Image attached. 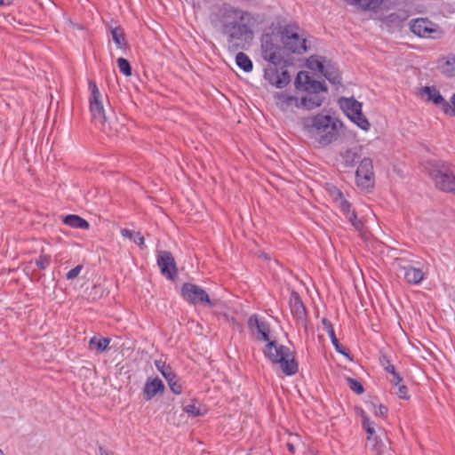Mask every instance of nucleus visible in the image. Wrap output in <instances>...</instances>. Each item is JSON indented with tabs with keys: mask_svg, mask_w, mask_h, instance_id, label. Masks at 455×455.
<instances>
[{
	"mask_svg": "<svg viewBox=\"0 0 455 455\" xmlns=\"http://www.w3.org/2000/svg\"><path fill=\"white\" fill-rule=\"evenodd\" d=\"M451 106L450 105V109L447 114L451 116H455V93L452 95L451 99Z\"/></svg>",
	"mask_w": 455,
	"mask_h": 455,
	"instance_id": "obj_46",
	"label": "nucleus"
},
{
	"mask_svg": "<svg viewBox=\"0 0 455 455\" xmlns=\"http://www.w3.org/2000/svg\"><path fill=\"white\" fill-rule=\"evenodd\" d=\"M308 133L322 146H327L339 136L342 123L330 115L318 114L305 120Z\"/></svg>",
	"mask_w": 455,
	"mask_h": 455,
	"instance_id": "obj_2",
	"label": "nucleus"
},
{
	"mask_svg": "<svg viewBox=\"0 0 455 455\" xmlns=\"http://www.w3.org/2000/svg\"><path fill=\"white\" fill-rule=\"evenodd\" d=\"M156 368L161 372L164 379H170V377H173L174 371L169 364H166L164 361L156 360L155 361Z\"/></svg>",
	"mask_w": 455,
	"mask_h": 455,
	"instance_id": "obj_28",
	"label": "nucleus"
},
{
	"mask_svg": "<svg viewBox=\"0 0 455 455\" xmlns=\"http://www.w3.org/2000/svg\"><path fill=\"white\" fill-rule=\"evenodd\" d=\"M264 77L270 84L280 89L284 88L291 81L287 70L279 72L274 65L265 68Z\"/></svg>",
	"mask_w": 455,
	"mask_h": 455,
	"instance_id": "obj_14",
	"label": "nucleus"
},
{
	"mask_svg": "<svg viewBox=\"0 0 455 455\" xmlns=\"http://www.w3.org/2000/svg\"><path fill=\"white\" fill-rule=\"evenodd\" d=\"M404 278L411 284H419L425 277V273L421 268L414 267H403Z\"/></svg>",
	"mask_w": 455,
	"mask_h": 455,
	"instance_id": "obj_22",
	"label": "nucleus"
},
{
	"mask_svg": "<svg viewBox=\"0 0 455 455\" xmlns=\"http://www.w3.org/2000/svg\"><path fill=\"white\" fill-rule=\"evenodd\" d=\"M133 241L137 243L140 248L145 246L144 244V237L140 235V232H137L133 237Z\"/></svg>",
	"mask_w": 455,
	"mask_h": 455,
	"instance_id": "obj_43",
	"label": "nucleus"
},
{
	"mask_svg": "<svg viewBox=\"0 0 455 455\" xmlns=\"http://www.w3.org/2000/svg\"><path fill=\"white\" fill-rule=\"evenodd\" d=\"M211 21L214 26L220 27L228 48L233 50H237L243 42L252 38L253 29L258 24L253 13L228 4L220 8L219 14H212Z\"/></svg>",
	"mask_w": 455,
	"mask_h": 455,
	"instance_id": "obj_1",
	"label": "nucleus"
},
{
	"mask_svg": "<svg viewBox=\"0 0 455 455\" xmlns=\"http://www.w3.org/2000/svg\"><path fill=\"white\" fill-rule=\"evenodd\" d=\"M165 379L170 387V389L175 395H180L182 393V386L180 383V380L175 372L173 373V377L172 376V377H170V379Z\"/></svg>",
	"mask_w": 455,
	"mask_h": 455,
	"instance_id": "obj_29",
	"label": "nucleus"
},
{
	"mask_svg": "<svg viewBox=\"0 0 455 455\" xmlns=\"http://www.w3.org/2000/svg\"><path fill=\"white\" fill-rule=\"evenodd\" d=\"M355 156V154L353 151H351V150H347L346 152V157H350V156L354 157Z\"/></svg>",
	"mask_w": 455,
	"mask_h": 455,
	"instance_id": "obj_52",
	"label": "nucleus"
},
{
	"mask_svg": "<svg viewBox=\"0 0 455 455\" xmlns=\"http://www.w3.org/2000/svg\"><path fill=\"white\" fill-rule=\"evenodd\" d=\"M274 98L276 106L283 111H288L293 107L299 108V99L286 92H276Z\"/></svg>",
	"mask_w": 455,
	"mask_h": 455,
	"instance_id": "obj_16",
	"label": "nucleus"
},
{
	"mask_svg": "<svg viewBox=\"0 0 455 455\" xmlns=\"http://www.w3.org/2000/svg\"><path fill=\"white\" fill-rule=\"evenodd\" d=\"M356 183L358 187L363 189L372 188L374 185V173L373 164L370 158H363L359 166L357 167L356 172Z\"/></svg>",
	"mask_w": 455,
	"mask_h": 455,
	"instance_id": "obj_12",
	"label": "nucleus"
},
{
	"mask_svg": "<svg viewBox=\"0 0 455 455\" xmlns=\"http://www.w3.org/2000/svg\"><path fill=\"white\" fill-rule=\"evenodd\" d=\"M121 234H122L123 236H124L126 238H129L131 240H133V237H134L136 233H134L132 230H129V229H126V228H123V229H121Z\"/></svg>",
	"mask_w": 455,
	"mask_h": 455,
	"instance_id": "obj_44",
	"label": "nucleus"
},
{
	"mask_svg": "<svg viewBox=\"0 0 455 455\" xmlns=\"http://www.w3.org/2000/svg\"><path fill=\"white\" fill-rule=\"evenodd\" d=\"M263 353L273 363L279 364L285 375L291 376L297 373L298 363L289 347L278 345L275 340H268Z\"/></svg>",
	"mask_w": 455,
	"mask_h": 455,
	"instance_id": "obj_4",
	"label": "nucleus"
},
{
	"mask_svg": "<svg viewBox=\"0 0 455 455\" xmlns=\"http://www.w3.org/2000/svg\"><path fill=\"white\" fill-rule=\"evenodd\" d=\"M339 106L346 116L363 131H368L371 127L370 122L364 116L362 111V103L354 98H341Z\"/></svg>",
	"mask_w": 455,
	"mask_h": 455,
	"instance_id": "obj_7",
	"label": "nucleus"
},
{
	"mask_svg": "<svg viewBox=\"0 0 455 455\" xmlns=\"http://www.w3.org/2000/svg\"><path fill=\"white\" fill-rule=\"evenodd\" d=\"M181 295L186 301L193 305H207L212 307L218 302V300L211 299L202 287L191 283H186L182 285Z\"/></svg>",
	"mask_w": 455,
	"mask_h": 455,
	"instance_id": "obj_9",
	"label": "nucleus"
},
{
	"mask_svg": "<svg viewBox=\"0 0 455 455\" xmlns=\"http://www.w3.org/2000/svg\"><path fill=\"white\" fill-rule=\"evenodd\" d=\"M184 411L192 417L202 415L199 407L196 403L188 404L184 407Z\"/></svg>",
	"mask_w": 455,
	"mask_h": 455,
	"instance_id": "obj_36",
	"label": "nucleus"
},
{
	"mask_svg": "<svg viewBox=\"0 0 455 455\" xmlns=\"http://www.w3.org/2000/svg\"><path fill=\"white\" fill-rule=\"evenodd\" d=\"M443 72L449 76H455V57H448L443 65Z\"/></svg>",
	"mask_w": 455,
	"mask_h": 455,
	"instance_id": "obj_30",
	"label": "nucleus"
},
{
	"mask_svg": "<svg viewBox=\"0 0 455 455\" xmlns=\"http://www.w3.org/2000/svg\"><path fill=\"white\" fill-rule=\"evenodd\" d=\"M64 223L71 228H85V220L74 214L67 215L64 220Z\"/></svg>",
	"mask_w": 455,
	"mask_h": 455,
	"instance_id": "obj_27",
	"label": "nucleus"
},
{
	"mask_svg": "<svg viewBox=\"0 0 455 455\" xmlns=\"http://www.w3.org/2000/svg\"><path fill=\"white\" fill-rule=\"evenodd\" d=\"M347 383L350 389L353 390L355 394L361 395L363 393L364 389L363 385L356 379L348 378Z\"/></svg>",
	"mask_w": 455,
	"mask_h": 455,
	"instance_id": "obj_34",
	"label": "nucleus"
},
{
	"mask_svg": "<svg viewBox=\"0 0 455 455\" xmlns=\"http://www.w3.org/2000/svg\"><path fill=\"white\" fill-rule=\"evenodd\" d=\"M338 206L339 207L340 211L347 216L351 212V204L346 200L345 197L340 199L339 202L336 203Z\"/></svg>",
	"mask_w": 455,
	"mask_h": 455,
	"instance_id": "obj_38",
	"label": "nucleus"
},
{
	"mask_svg": "<svg viewBox=\"0 0 455 455\" xmlns=\"http://www.w3.org/2000/svg\"><path fill=\"white\" fill-rule=\"evenodd\" d=\"M411 31L419 37L426 38H439L442 36V31L439 27L428 20L427 19H416L411 22Z\"/></svg>",
	"mask_w": 455,
	"mask_h": 455,
	"instance_id": "obj_11",
	"label": "nucleus"
},
{
	"mask_svg": "<svg viewBox=\"0 0 455 455\" xmlns=\"http://www.w3.org/2000/svg\"><path fill=\"white\" fill-rule=\"evenodd\" d=\"M99 455H114V453L111 451L104 449L103 447H100Z\"/></svg>",
	"mask_w": 455,
	"mask_h": 455,
	"instance_id": "obj_49",
	"label": "nucleus"
},
{
	"mask_svg": "<svg viewBox=\"0 0 455 455\" xmlns=\"http://www.w3.org/2000/svg\"><path fill=\"white\" fill-rule=\"evenodd\" d=\"M375 414L379 416H385L387 413V408L382 404L379 405L378 409L375 410Z\"/></svg>",
	"mask_w": 455,
	"mask_h": 455,
	"instance_id": "obj_45",
	"label": "nucleus"
},
{
	"mask_svg": "<svg viewBox=\"0 0 455 455\" xmlns=\"http://www.w3.org/2000/svg\"><path fill=\"white\" fill-rule=\"evenodd\" d=\"M84 268V266L82 264L77 265L76 267L70 269L66 277L68 280L75 279L78 276V275L81 273L82 269Z\"/></svg>",
	"mask_w": 455,
	"mask_h": 455,
	"instance_id": "obj_40",
	"label": "nucleus"
},
{
	"mask_svg": "<svg viewBox=\"0 0 455 455\" xmlns=\"http://www.w3.org/2000/svg\"><path fill=\"white\" fill-rule=\"evenodd\" d=\"M116 62L120 72L126 76H132V67L126 59L120 57L117 59Z\"/></svg>",
	"mask_w": 455,
	"mask_h": 455,
	"instance_id": "obj_31",
	"label": "nucleus"
},
{
	"mask_svg": "<svg viewBox=\"0 0 455 455\" xmlns=\"http://www.w3.org/2000/svg\"><path fill=\"white\" fill-rule=\"evenodd\" d=\"M299 91H303L306 95L299 100V108L312 110L322 106L325 100L327 88L324 84L312 79L307 71H299L294 82Z\"/></svg>",
	"mask_w": 455,
	"mask_h": 455,
	"instance_id": "obj_3",
	"label": "nucleus"
},
{
	"mask_svg": "<svg viewBox=\"0 0 455 455\" xmlns=\"http://www.w3.org/2000/svg\"><path fill=\"white\" fill-rule=\"evenodd\" d=\"M110 32L116 45L120 49H125L127 47V42L123 28L115 27L111 28Z\"/></svg>",
	"mask_w": 455,
	"mask_h": 455,
	"instance_id": "obj_24",
	"label": "nucleus"
},
{
	"mask_svg": "<svg viewBox=\"0 0 455 455\" xmlns=\"http://www.w3.org/2000/svg\"><path fill=\"white\" fill-rule=\"evenodd\" d=\"M262 58L273 64L280 65L284 60V51L278 44V40L270 35H264L261 41Z\"/></svg>",
	"mask_w": 455,
	"mask_h": 455,
	"instance_id": "obj_8",
	"label": "nucleus"
},
{
	"mask_svg": "<svg viewBox=\"0 0 455 455\" xmlns=\"http://www.w3.org/2000/svg\"><path fill=\"white\" fill-rule=\"evenodd\" d=\"M110 341L109 338L95 335L89 340L88 349L95 355H100L108 348Z\"/></svg>",
	"mask_w": 455,
	"mask_h": 455,
	"instance_id": "obj_19",
	"label": "nucleus"
},
{
	"mask_svg": "<svg viewBox=\"0 0 455 455\" xmlns=\"http://www.w3.org/2000/svg\"><path fill=\"white\" fill-rule=\"evenodd\" d=\"M12 2H13V0H1L0 6H2V5L8 6V5L12 4Z\"/></svg>",
	"mask_w": 455,
	"mask_h": 455,
	"instance_id": "obj_50",
	"label": "nucleus"
},
{
	"mask_svg": "<svg viewBox=\"0 0 455 455\" xmlns=\"http://www.w3.org/2000/svg\"><path fill=\"white\" fill-rule=\"evenodd\" d=\"M385 370L392 375V378L389 379L391 383L399 384L402 382L403 379L400 377L399 373L395 371V368L393 364H388L384 367Z\"/></svg>",
	"mask_w": 455,
	"mask_h": 455,
	"instance_id": "obj_33",
	"label": "nucleus"
},
{
	"mask_svg": "<svg viewBox=\"0 0 455 455\" xmlns=\"http://www.w3.org/2000/svg\"><path fill=\"white\" fill-rule=\"evenodd\" d=\"M164 391V385L159 378L148 379L143 388V395L145 400L149 401L158 393Z\"/></svg>",
	"mask_w": 455,
	"mask_h": 455,
	"instance_id": "obj_17",
	"label": "nucleus"
},
{
	"mask_svg": "<svg viewBox=\"0 0 455 455\" xmlns=\"http://www.w3.org/2000/svg\"><path fill=\"white\" fill-rule=\"evenodd\" d=\"M280 40L283 47L297 54L307 52V39L304 31L296 24H288L280 28Z\"/></svg>",
	"mask_w": 455,
	"mask_h": 455,
	"instance_id": "obj_5",
	"label": "nucleus"
},
{
	"mask_svg": "<svg viewBox=\"0 0 455 455\" xmlns=\"http://www.w3.org/2000/svg\"><path fill=\"white\" fill-rule=\"evenodd\" d=\"M363 427L365 428L366 432L369 434L368 439H371V436L375 432L373 423L371 421H370V419H367L366 417H363Z\"/></svg>",
	"mask_w": 455,
	"mask_h": 455,
	"instance_id": "obj_41",
	"label": "nucleus"
},
{
	"mask_svg": "<svg viewBox=\"0 0 455 455\" xmlns=\"http://www.w3.org/2000/svg\"><path fill=\"white\" fill-rule=\"evenodd\" d=\"M0 455H4V451L0 449Z\"/></svg>",
	"mask_w": 455,
	"mask_h": 455,
	"instance_id": "obj_53",
	"label": "nucleus"
},
{
	"mask_svg": "<svg viewBox=\"0 0 455 455\" xmlns=\"http://www.w3.org/2000/svg\"><path fill=\"white\" fill-rule=\"evenodd\" d=\"M329 194L335 203L339 202L340 199L344 197L343 193L336 187H331L329 189Z\"/></svg>",
	"mask_w": 455,
	"mask_h": 455,
	"instance_id": "obj_39",
	"label": "nucleus"
},
{
	"mask_svg": "<svg viewBox=\"0 0 455 455\" xmlns=\"http://www.w3.org/2000/svg\"><path fill=\"white\" fill-rule=\"evenodd\" d=\"M248 327L251 330H256L257 332L261 336L262 340H269L268 324L265 321L260 320L257 315H252L249 317Z\"/></svg>",
	"mask_w": 455,
	"mask_h": 455,
	"instance_id": "obj_18",
	"label": "nucleus"
},
{
	"mask_svg": "<svg viewBox=\"0 0 455 455\" xmlns=\"http://www.w3.org/2000/svg\"><path fill=\"white\" fill-rule=\"evenodd\" d=\"M419 94L424 97L427 96V100L431 101L435 105H442L443 111L448 113L450 104L440 94L439 91L435 86H425L419 91Z\"/></svg>",
	"mask_w": 455,
	"mask_h": 455,
	"instance_id": "obj_15",
	"label": "nucleus"
},
{
	"mask_svg": "<svg viewBox=\"0 0 455 455\" xmlns=\"http://www.w3.org/2000/svg\"><path fill=\"white\" fill-rule=\"evenodd\" d=\"M321 74L333 84H339L341 82L339 69L330 60H327Z\"/></svg>",
	"mask_w": 455,
	"mask_h": 455,
	"instance_id": "obj_20",
	"label": "nucleus"
},
{
	"mask_svg": "<svg viewBox=\"0 0 455 455\" xmlns=\"http://www.w3.org/2000/svg\"><path fill=\"white\" fill-rule=\"evenodd\" d=\"M235 62L237 66L244 72H251L253 65L251 59L243 52H239L235 56Z\"/></svg>",
	"mask_w": 455,
	"mask_h": 455,
	"instance_id": "obj_26",
	"label": "nucleus"
},
{
	"mask_svg": "<svg viewBox=\"0 0 455 455\" xmlns=\"http://www.w3.org/2000/svg\"><path fill=\"white\" fill-rule=\"evenodd\" d=\"M91 96L89 100L92 121L96 125H103L107 120L102 101V94L95 83H89Z\"/></svg>",
	"mask_w": 455,
	"mask_h": 455,
	"instance_id": "obj_10",
	"label": "nucleus"
},
{
	"mask_svg": "<svg viewBox=\"0 0 455 455\" xmlns=\"http://www.w3.org/2000/svg\"><path fill=\"white\" fill-rule=\"evenodd\" d=\"M379 360H380V363H381V365L383 367H385V366H387L388 364H391L390 361H389V359L387 358V355H382Z\"/></svg>",
	"mask_w": 455,
	"mask_h": 455,
	"instance_id": "obj_48",
	"label": "nucleus"
},
{
	"mask_svg": "<svg viewBox=\"0 0 455 455\" xmlns=\"http://www.w3.org/2000/svg\"><path fill=\"white\" fill-rule=\"evenodd\" d=\"M395 388L394 391L395 394L401 399H409L408 395V387L403 384L402 382H399V384L392 383Z\"/></svg>",
	"mask_w": 455,
	"mask_h": 455,
	"instance_id": "obj_32",
	"label": "nucleus"
},
{
	"mask_svg": "<svg viewBox=\"0 0 455 455\" xmlns=\"http://www.w3.org/2000/svg\"><path fill=\"white\" fill-rule=\"evenodd\" d=\"M322 324L323 326V329L327 331L331 340V343L335 347L336 350L340 354H344L342 347L339 345V342L335 335V331L331 323L329 322L326 318H323Z\"/></svg>",
	"mask_w": 455,
	"mask_h": 455,
	"instance_id": "obj_23",
	"label": "nucleus"
},
{
	"mask_svg": "<svg viewBox=\"0 0 455 455\" xmlns=\"http://www.w3.org/2000/svg\"><path fill=\"white\" fill-rule=\"evenodd\" d=\"M429 175L440 190L455 194V168L447 164H436Z\"/></svg>",
	"mask_w": 455,
	"mask_h": 455,
	"instance_id": "obj_6",
	"label": "nucleus"
},
{
	"mask_svg": "<svg viewBox=\"0 0 455 455\" xmlns=\"http://www.w3.org/2000/svg\"><path fill=\"white\" fill-rule=\"evenodd\" d=\"M291 311L297 319L303 320L306 315L305 306L298 293L293 292L290 299Z\"/></svg>",
	"mask_w": 455,
	"mask_h": 455,
	"instance_id": "obj_21",
	"label": "nucleus"
},
{
	"mask_svg": "<svg viewBox=\"0 0 455 455\" xmlns=\"http://www.w3.org/2000/svg\"><path fill=\"white\" fill-rule=\"evenodd\" d=\"M385 20L387 23H395L398 24L401 21V19L397 13H390L387 17H385Z\"/></svg>",
	"mask_w": 455,
	"mask_h": 455,
	"instance_id": "obj_42",
	"label": "nucleus"
},
{
	"mask_svg": "<svg viewBox=\"0 0 455 455\" xmlns=\"http://www.w3.org/2000/svg\"><path fill=\"white\" fill-rule=\"evenodd\" d=\"M68 24H69V27H70L71 29H73V30H75L76 28H77L79 30H83L84 29L83 25L78 24V23L73 21L71 19H68Z\"/></svg>",
	"mask_w": 455,
	"mask_h": 455,
	"instance_id": "obj_47",
	"label": "nucleus"
},
{
	"mask_svg": "<svg viewBox=\"0 0 455 455\" xmlns=\"http://www.w3.org/2000/svg\"><path fill=\"white\" fill-rule=\"evenodd\" d=\"M51 262V258L48 255H41L36 260V265L40 269H45Z\"/></svg>",
	"mask_w": 455,
	"mask_h": 455,
	"instance_id": "obj_37",
	"label": "nucleus"
},
{
	"mask_svg": "<svg viewBox=\"0 0 455 455\" xmlns=\"http://www.w3.org/2000/svg\"><path fill=\"white\" fill-rule=\"evenodd\" d=\"M348 221L351 225L358 231H361L363 228V222L357 219L356 214L352 212L348 215H347Z\"/></svg>",
	"mask_w": 455,
	"mask_h": 455,
	"instance_id": "obj_35",
	"label": "nucleus"
},
{
	"mask_svg": "<svg viewBox=\"0 0 455 455\" xmlns=\"http://www.w3.org/2000/svg\"><path fill=\"white\" fill-rule=\"evenodd\" d=\"M327 59L319 55H312L307 59V65L313 71L322 73Z\"/></svg>",
	"mask_w": 455,
	"mask_h": 455,
	"instance_id": "obj_25",
	"label": "nucleus"
},
{
	"mask_svg": "<svg viewBox=\"0 0 455 455\" xmlns=\"http://www.w3.org/2000/svg\"><path fill=\"white\" fill-rule=\"evenodd\" d=\"M157 265L162 275L170 280H173L178 274L175 259L170 251H158Z\"/></svg>",
	"mask_w": 455,
	"mask_h": 455,
	"instance_id": "obj_13",
	"label": "nucleus"
},
{
	"mask_svg": "<svg viewBox=\"0 0 455 455\" xmlns=\"http://www.w3.org/2000/svg\"><path fill=\"white\" fill-rule=\"evenodd\" d=\"M287 448H288V450H289L291 453H293V452H294V451H295V447H294V445H293L292 443H287Z\"/></svg>",
	"mask_w": 455,
	"mask_h": 455,
	"instance_id": "obj_51",
	"label": "nucleus"
}]
</instances>
